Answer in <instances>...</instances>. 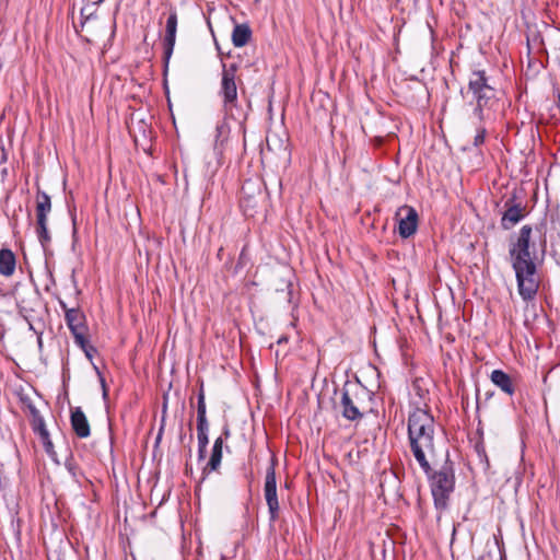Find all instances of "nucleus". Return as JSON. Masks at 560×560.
<instances>
[{
    "instance_id": "nucleus-1",
    "label": "nucleus",
    "mask_w": 560,
    "mask_h": 560,
    "mask_svg": "<svg viewBox=\"0 0 560 560\" xmlns=\"http://www.w3.org/2000/svg\"><path fill=\"white\" fill-rule=\"evenodd\" d=\"M546 236L539 228L523 225L509 240V257L522 300H535L540 285L538 267L546 252Z\"/></svg>"
},
{
    "instance_id": "nucleus-2",
    "label": "nucleus",
    "mask_w": 560,
    "mask_h": 560,
    "mask_svg": "<svg viewBox=\"0 0 560 560\" xmlns=\"http://www.w3.org/2000/svg\"><path fill=\"white\" fill-rule=\"evenodd\" d=\"M408 444L411 454L421 469H429V463H434L441 448H446L436 438L434 417L428 409L416 408L408 416Z\"/></svg>"
},
{
    "instance_id": "nucleus-3",
    "label": "nucleus",
    "mask_w": 560,
    "mask_h": 560,
    "mask_svg": "<svg viewBox=\"0 0 560 560\" xmlns=\"http://www.w3.org/2000/svg\"><path fill=\"white\" fill-rule=\"evenodd\" d=\"M444 455L445 459L438 469L433 468V465H436V459L434 463H429L428 471L422 469L428 477L434 508L440 513L438 520L448 509L451 494L455 490V468L453 462L450 460L448 448H445Z\"/></svg>"
},
{
    "instance_id": "nucleus-4",
    "label": "nucleus",
    "mask_w": 560,
    "mask_h": 560,
    "mask_svg": "<svg viewBox=\"0 0 560 560\" xmlns=\"http://www.w3.org/2000/svg\"><path fill=\"white\" fill-rule=\"evenodd\" d=\"M339 395V401L335 402V409L349 421H359L372 410L373 394L360 382L347 381Z\"/></svg>"
},
{
    "instance_id": "nucleus-5",
    "label": "nucleus",
    "mask_w": 560,
    "mask_h": 560,
    "mask_svg": "<svg viewBox=\"0 0 560 560\" xmlns=\"http://www.w3.org/2000/svg\"><path fill=\"white\" fill-rule=\"evenodd\" d=\"M468 93L472 95L476 102L474 114L478 119L483 118V109L492 106L495 102V90L489 83V78L485 70L472 71L468 81Z\"/></svg>"
},
{
    "instance_id": "nucleus-6",
    "label": "nucleus",
    "mask_w": 560,
    "mask_h": 560,
    "mask_svg": "<svg viewBox=\"0 0 560 560\" xmlns=\"http://www.w3.org/2000/svg\"><path fill=\"white\" fill-rule=\"evenodd\" d=\"M51 212V200L47 192L37 189L36 192V234L45 248L51 241L48 231V214Z\"/></svg>"
},
{
    "instance_id": "nucleus-7",
    "label": "nucleus",
    "mask_w": 560,
    "mask_h": 560,
    "mask_svg": "<svg viewBox=\"0 0 560 560\" xmlns=\"http://www.w3.org/2000/svg\"><path fill=\"white\" fill-rule=\"evenodd\" d=\"M16 305L20 315L28 323L30 329L35 331L33 322L38 318L43 306L40 293L35 289L24 290L16 298Z\"/></svg>"
},
{
    "instance_id": "nucleus-8",
    "label": "nucleus",
    "mask_w": 560,
    "mask_h": 560,
    "mask_svg": "<svg viewBox=\"0 0 560 560\" xmlns=\"http://www.w3.org/2000/svg\"><path fill=\"white\" fill-rule=\"evenodd\" d=\"M277 458L275 455L270 458V464L266 470L264 494L269 512L270 522H276L279 517V500L277 494V478H276Z\"/></svg>"
},
{
    "instance_id": "nucleus-9",
    "label": "nucleus",
    "mask_w": 560,
    "mask_h": 560,
    "mask_svg": "<svg viewBox=\"0 0 560 560\" xmlns=\"http://www.w3.org/2000/svg\"><path fill=\"white\" fill-rule=\"evenodd\" d=\"M59 305L65 312V319L70 329L77 345L83 343V336L86 335L85 315L78 307H68V305L59 300Z\"/></svg>"
},
{
    "instance_id": "nucleus-10",
    "label": "nucleus",
    "mask_w": 560,
    "mask_h": 560,
    "mask_svg": "<svg viewBox=\"0 0 560 560\" xmlns=\"http://www.w3.org/2000/svg\"><path fill=\"white\" fill-rule=\"evenodd\" d=\"M397 231L401 238L412 236L418 229L419 215L417 210L408 205L399 207L395 213Z\"/></svg>"
},
{
    "instance_id": "nucleus-11",
    "label": "nucleus",
    "mask_w": 560,
    "mask_h": 560,
    "mask_svg": "<svg viewBox=\"0 0 560 560\" xmlns=\"http://www.w3.org/2000/svg\"><path fill=\"white\" fill-rule=\"evenodd\" d=\"M236 67L232 65L230 68L223 66L220 94L223 97L224 107H232L237 100V86L235 83Z\"/></svg>"
},
{
    "instance_id": "nucleus-12",
    "label": "nucleus",
    "mask_w": 560,
    "mask_h": 560,
    "mask_svg": "<svg viewBox=\"0 0 560 560\" xmlns=\"http://www.w3.org/2000/svg\"><path fill=\"white\" fill-rule=\"evenodd\" d=\"M176 32H177V13L173 11L170 13L166 20L165 26V37H164V51H163V60L164 67L167 69L170 59L173 55L175 42H176Z\"/></svg>"
},
{
    "instance_id": "nucleus-13",
    "label": "nucleus",
    "mask_w": 560,
    "mask_h": 560,
    "mask_svg": "<svg viewBox=\"0 0 560 560\" xmlns=\"http://www.w3.org/2000/svg\"><path fill=\"white\" fill-rule=\"evenodd\" d=\"M505 211L501 218V226L504 230L512 229L525 217V206L521 202L515 203V197H512L505 201Z\"/></svg>"
},
{
    "instance_id": "nucleus-14",
    "label": "nucleus",
    "mask_w": 560,
    "mask_h": 560,
    "mask_svg": "<svg viewBox=\"0 0 560 560\" xmlns=\"http://www.w3.org/2000/svg\"><path fill=\"white\" fill-rule=\"evenodd\" d=\"M70 424L74 434L80 439H86L91 434L89 420L81 407H74L70 410Z\"/></svg>"
},
{
    "instance_id": "nucleus-15",
    "label": "nucleus",
    "mask_w": 560,
    "mask_h": 560,
    "mask_svg": "<svg viewBox=\"0 0 560 560\" xmlns=\"http://www.w3.org/2000/svg\"><path fill=\"white\" fill-rule=\"evenodd\" d=\"M217 138L221 140H229V138H238L240 136H245L243 122L235 118L224 119L217 126Z\"/></svg>"
},
{
    "instance_id": "nucleus-16",
    "label": "nucleus",
    "mask_w": 560,
    "mask_h": 560,
    "mask_svg": "<svg viewBox=\"0 0 560 560\" xmlns=\"http://www.w3.org/2000/svg\"><path fill=\"white\" fill-rule=\"evenodd\" d=\"M490 381L504 394L513 396L516 390L515 380L502 370H493L490 374Z\"/></svg>"
},
{
    "instance_id": "nucleus-17",
    "label": "nucleus",
    "mask_w": 560,
    "mask_h": 560,
    "mask_svg": "<svg viewBox=\"0 0 560 560\" xmlns=\"http://www.w3.org/2000/svg\"><path fill=\"white\" fill-rule=\"evenodd\" d=\"M222 450H223V438L219 436L215 439V441L213 443L210 459L202 470L203 476H206L210 472H213V471H219V468L221 466V460H222Z\"/></svg>"
},
{
    "instance_id": "nucleus-18",
    "label": "nucleus",
    "mask_w": 560,
    "mask_h": 560,
    "mask_svg": "<svg viewBox=\"0 0 560 560\" xmlns=\"http://www.w3.org/2000/svg\"><path fill=\"white\" fill-rule=\"evenodd\" d=\"M16 269V257L10 248L0 249V275L12 277Z\"/></svg>"
},
{
    "instance_id": "nucleus-19",
    "label": "nucleus",
    "mask_w": 560,
    "mask_h": 560,
    "mask_svg": "<svg viewBox=\"0 0 560 560\" xmlns=\"http://www.w3.org/2000/svg\"><path fill=\"white\" fill-rule=\"evenodd\" d=\"M31 425H32L33 431L39 435V438L45 446L46 452L49 453L50 450L52 448V443L50 441L49 432L46 428L45 420H44L43 416L40 415L38 417L31 419Z\"/></svg>"
},
{
    "instance_id": "nucleus-20",
    "label": "nucleus",
    "mask_w": 560,
    "mask_h": 560,
    "mask_svg": "<svg viewBox=\"0 0 560 560\" xmlns=\"http://www.w3.org/2000/svg\"><path fill=\"white\" fill-rule=\"evenodd\" d=\"M252 37V30L247 24H236L232 32V43L235 47L245 46Z\"/></svg>"
},
{
    "instance_id": "nucleus-21",
    "label": "nucleus",
    "mask_w": 560,
    "mask_h": 560,
    "mask_svg": "<svg viewBox=\"0 0 560 560\" xmlns=\"http://www.w3.org/2000/svg\"><path fill=\"white\" fill-rule=\"evenodd\" d=\"M207 409H206V397L203 392V386H200V390L198 393V399H197V419L207 418L206 416Z\"/></svg>"
},
{
    "instance_id": "nucleus-22",
    "label": "nucleus",
    "mask_w": 560,
    "mask_h": 560,
    "mask_svg": "<svg viewBox=\"0 0 560 560\" xmlns=\"http://www.w3.org/2000/svg\"><path fill=\"white\" fill-rule=\"evenodd\" d=\"M78 346L84 351L85 355L89 359H91L93 354L96 352L95 347L89 343L85 335L83 336V343Z\"/></svg>"
},
{
    "instance_id": "nucleus-23",
    "label": "nucleus",
    "mask_w": 560,
    "mask_h": 560,
    "mask_svg": "<svg viewBox=\"0 0 560 560\" xmlns=\"http://www.w3.org/2000/svg\"><path fill=\"white\" fill-rule=\"evenodd\" d=\"M96 12V7H92L90 3H85V5L81 9V16L85 20L91 19Z\"/></svg>"
},
{
    "instance_id": "nucleus-24",
    "label": "nucleus",
    "mask_w": 560,
    "mask_h": 560,
    "mask_svg": "<svg viewBox=\"0 0 560 560\" xmlns=\"http://www.w3.org/2000/svg\"><path fill=\"white\" fill-rule=\"evenodd\" d=\"M209 423L207 418L197 419V433L208 434Z\"/></svg>"
},
{
    "instance_id": "nucleus-25",
    "label": "nucleus",
    "mask_w": 560,
    "mask_h": 560,
    "mask_svg": "<svg viewBox=\"0 0 560 560\" xmlns=\"http://www.w3.org/2000/svg\"><path fill=\"white\" fill-rule=\"evenodd\" d=\"M252 201H253V198H250V197H248V198L242 197L241 198L240 203H241V207L244 209L245 214L252 215V213L247 212L248 208L252 207Z\"/></svg>"
},
{
    "instance_id": "nucleus-26",
    "label": "nucleus",
    "mask_w": 560,
    "mask_h": 560,
    "mask_svg": "<svg viewBox=\"0 0 560 560\" xmlns=\"http://www.w3.org/2000/svg\"><path fill=\"white\" fill-rule=\"evenodd\" d=\"M197 439H198V447L199 448H207V445L209 443L208 434L197 433Z\"/></svg>"
},
{
    "instance_id": "nucleus-27",
    "label": "nucleus",
    "mask_w": 560,
    "mask_h": 560,
    "mask_svg": "<svg viewBox=\"0 0 560 560\" xmlns=\"http://www.w3.org/2000/svg\"><path fill=\"white\" fill-rule=\"evenodd\" d=\"M97 374L100 376V382H101V385H102L103 397L106 398L108 396V388L106 386L105 378L102 376V374L98 371H97Z\"/></svg>"
},
{
    "instance_id": "nucleus-28",
    "label": "nucleus",
    "mask_w": 560,
    "mask_h": 560,
    "mask_svg": "<svg viewBox=\"0 0 560 560\" xmlns=\"http://www.w3.org/2000/svg\"><path fill=\"white\" fill-rule=\"evenodd\" d=\"M485 138H486V129L478 128L474 140L479 141V140H485Z\"/></svg>"
},
{
    "instance_id": "nucleus-29",
    "label": "nucleus",
    "mask_w": 560,
    "mask_h": 560,
    "mask_svg": "<svg viewBox=\"0 0 560 560\" xmlns=\"http://www.w3.org/2000/svg\"><path fill=\"white\" fill-rule=\"evenodd\" d=\"M261 154H266V151H272V148L270 145L269 141L261 142L259 145Z\"/></svg>"
},
{
    "instance_id": "nucleus-30",
    "label": "nucleus",
    "mask_w": 560,
    "mask_h": 560,
    "mask_svg": "<svg viewBox=\"0 0 560 560\" xmlns=\"http://www.w3.org/2000/svg\"><path fill=\"white\" fill-rule=\"evenodd\" d=\"M162 413H163V416H162V424H161V428H160V431H159V434H158V438H156L158 441L161 439L163 427H164L165 413H166V404H164V406H163Z\"/></svg>"
},
{
    "instance_id": "nucleus-31",
    "label": "nucleus",
    "mask_w": 560,
    "mask_h": 560,
    "mask_svg": "<svg viewBox=\"0 0 560 560\" xmlns=\"http://www.w3.org/2000/svg\"><path fill=\"white\" fill-rule=\"evenodd\" d=\"M28 410H30L32 419L35 418V417L40 416L39 410L34 405H32V404L28 405Z\"/></svg>"
},
{
    "instance_id": "nucleus-32",
    "label": "nucleus",
    "mask_w": 560,
    "mask_h": 560,
    "mask_svg": "<svg viewBox=\"0 0 560 560\" xmlns=\"http://www.w3.org/2000/svg\"><path fill=\"white\" fill-rule=\"evenodd\" d=\"M230 435H231L230 428H229V425H228V424H225V425L223 427V429H222V434H221V436L223 438V442H224L225 440H228V439L230 438Z\"/></svg>"
},
{
    "instance_id": "nucleus-33",
    "label": "nucleus",
    "mask_w": 560,
    "mask_h": 560,
    "mask_svg": "<svg viewBox=\"0 0 560 560\" xmlns=\"http://www.w3.org/2000/svg\"><path fill=\"white\" fill-rule=\"evenodd\" d=\"M66 467L73 477H77V467L74 465L67 463Z\"/></svg>"
},
{
    "instance_id": "nucleus-34",
    "label": "nucleus",
    "mask_w": 560,
    "mask_h": 560,
    "mask_svg": "<svg viewBox=\"0 0 560 560\" xmlns=\"http://www.w3.org/2000/svg\"><path fill=\"white\" fill-rule=\"evenodd\" d=\"M288 340H289L288 336L283 335V336L279 337V339L277 340V343L278 345L287 343Z\"/></svg>"
},
{
    "instance_id": "nucleus-35",
    "label": "nucleus",
    "mask_w": 560,
    "mask_h": 560,
    "mask_svg": "<svg viewBox=\"0 0 560 560\" xmlns=\"http://www.w3.org/2000/svg\"><path fill=\"white\" fill-rule=\"evenodd\" d=\"M86 3H90L92 4V7H97L98 4H101L103 2V0H85Z\"/></svg>"
},
{
    "instance_id": "nucleus-36",
    "label": "nucleus",
    "mask_w": 560,
    "mask_h": 560,
    "mask_svg": "<svg viewBox=\"0 0 560 560\" xmlns=\"http://www.w3.org/2000/svg\"><path fill=\"white\" fill-rule=\"evenodd\" d=\"M206 451H207V448H199L198 447V457H199V459L205 458Z\"/></svg>"
},
{
    "instance_id": "nucleus-37",
    "label": "nucleus",
    "mask_w": 560,
    "mask_h": 560,
    "mask_svg": "<svg viewBox=\"0 0 560 560\" xmlns=\"http://www.w3.org/2000/svg\"><path fill=\"white\" fill-rule=\"evenodd\" d=\"M530 130L533 131V126L530 127ZM530 138H532V140H535L536 136L532 132Z\"/></svg>"
},
{
    "instance_id": "nucleus-38",
    "label": "nucleus",
    "mask_w": 560,
    "mask_h": 560,
    "mask_svg": "<svg viewBox=\"0 0 560 560\" xmlns=\"http://www.w3.org/2000/svg\"><path fill=\"white\" fill-rule=\"evenodd\" d=\"M373 140L380 141V140H383V138L382 137H375Z\"/></svg>"
},
{
    "instance_id": "nucleus-39",
    "label": "nucleus",
    "mask_w": 560,
    "mask_h": 560,
    "mask_svg": "<svg viewBox=\"0 0 560 560\" xmlns=\"http://www.w3.org/2000/svg\"><path fill=\"white\" fill-rule=\"evenodd\" d=\"M38 345H39V347H42V337L40 336L38 337Z\"/></svg>"
},
{
    "instance_id": "nucleus-40",
    "label": "nucleus",
    "mask_w": 560,
    "mask_h": 560,
    "mask_svg": "<svg viewBox=\"0 0 560 560\" xmlns=\"http://www.w3.org/2000/svg\"><path fill=\"white\" fill-rule=\"evenodd\" d=\"M150 149H151V147L150 148H144L143 147V151L150 152Z\"/></svg>"
},
{
    "instance_id": "nucleus-41",
    "label": "nucleus",
    "mask_w": 560,
    "mask_h": 560,
    "mask_svg": "<svg viewBox=\"0 0 560 560\" xmlns=\"http://www.w3.org/2000/svg\"><path fill=\"white\" fill-rule=\"evenodd\" d=\"M219 145H218V142H215V145H214V150H219Z\"/></svg>"
},
{
    "instance_id": "nucleus-42",
    "label": "nucleus",
    "mask_w": 560,
    "mask_h": 560,
    "mask_svg": "<svg viewBox=\"0 0 560 560\" xmlns=\"http://www.w3.org/2000/svg\"><path fill=\"white\" fill-rule=\"evenodd\" d=\"M537 138H538L539 140H541V136H540V133H539V132H537Z\"/></svg>"
}]
</instances>
